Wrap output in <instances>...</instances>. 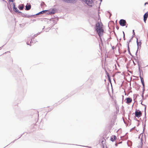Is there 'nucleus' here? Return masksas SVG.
Listing matches in <instances>:
<instances>
[{"mask_svg":"<svg viewBox=\"0 0 148 148\" xmlns=\"http://www.w3.org/2000/svg\"><path fill=\"white\" fill-rule=\"evenodd\" d=\"M96 29L99 36L101 39V37L103 35L104 32L103 26L101 22H98L96 24Z\"/></svg>","mask_w":148,"mask_h":148,"instance_id":"1","label":"nucleus"},{"mask_svg":"<svg viewBox=\"0 0 148 148\" xmlns=\"http://www.w3.org/2000/svg\"><path fill=\"white\" fill-rule=\"evenodd\" d=\"M83 1L86 3L89 6L91 7L92 6L93 3L92 0H82Z\"/></svg>","mask_w":148,"mask_h":148,"instance_id":"2","label":"nucleus"},{"mask_svg":"<svg viewBox=\"0 0 148 148\" xmlns=\"http://www.w3.org/2000/svg\"><path fill=\"white\" fill-rule=\"evenodd\" d=\"M119 23L121 26H123L126 25V22L125 20L123 19H121L119 21Z\"/></svg>","mask_w":148,"mask_h":148,"instance_id":"3","label":"nucleus"},{"mask_svg":"<svg viewBox=\"0 0 148 148\" xmlns=\"http://www.w3.org/2000/svg\"><path fill=\"white\" fill-rule=\"evenodd\" d=\"M142 115V114L141 112V111H136L135 112V116L138 117H139L141 116Z\"/></svg>","mask_w":148,"mask_h":148,"instance_id":"4","label":"nucleus"},{"mask_svg":"<svg viewBox=\"0 0 148 148\" xmlns=\"http://www.w3.org/2000/svg\"><path fill=\"white\" fill-rule=\"evenodd\" d=\"M148 17V12L145 13L144 15V21L145 23H146V21Z\"/></svg>","mask_w":148,"mask_h":148,"instance_id":"5","label":"nucleus"},{"mask_svg":"<svg viewBox=\"0 0 148 148\" xmlns=\"http://www.w3.org/2000/svg\"><path fill=\"white\" fill-rule=\"evenodd\" d=\"M126 99V103L128 104L131 103L132 101V98H127Z\"/></svg>","mask_w":148,"mask_h":148,"instance_id":"6","label":"nucleus"},{"mask_svg":"<svg viewBox=\"0 0 148 148\" xmlns=\"http://www.w3.org/2000/svg\"><path fill=\"white\" fill-rule=\"evenodd\" d=\"M116 137L115 135H114L113 136V138L111 137L110 138V140L111 141H112V142H114V141H115L116 140Z\"/></svg>","mask_w":148,"mask_h":148,"instance_id":"7","label":"nucleus"},{"mask_svg":"<svg viewBox=\"0 0 148 148\" xmlns=\"http://www.w3.org/2000/svg\"><path fill=\"white\" fill-rule=\"evenodd\" d=\"M13 7L14 9V11L16 12H18L19 13H20L21 12L19 11L18 10V9L16 8L15 7V5H13Z\"/></svg>","mask_w":148,"mask_h":148,"instance_id":"8","label":"nucleus"},{"mask_svg":"<svg viewBox=\"0 0 148 148\" xmlns=\"http://www.w3.org/2000/svg\"><path fill=\"white\" fill-rule=\"evenodd\" d=\"M25 8L26 10H29L31 8V5H27L25 6Z\"/></svg>","mask_w":148,"mask_h":148,"instance_id":"9","label":"nucleus"},{"mask_svg":"<svg viewBox=\"0 0 148 148\" xmlns=\"http://www.w3.org/2000/svg\"><path fill=\"white\" fill-rule=\"evenodd\" d=\"M106 140V139L104 138H103V140L101 141V144L103 147H104V145L105 144Z\"/></svg>","mask_w":148,"mask_h":148,"instance_id":"10","label":"nucleus"},{"mask_svg":"<svg viewBox=\"0 0 148 148\" xmlns=\"http://www.w3.org/2000/svg\"><path fill=\"white\" fill-rule=\"evenodd\" d=\"M140 79H141V82L142 84L143 85V86L144 87L145 84H144L143 79L142 77H140Z\"/></svg>","mask_w":148,"mask_h":148,"instance_id":"11","label":"nucleus"},{"mask_svg":"<svg viewBox=\"0 0 148 148\" xmlns=\"http://www.w3.org/2000/svg\"><path fill=\"white\" fill-rule=\"evenodd\" d=\"M23 8H24V7H23V5H22L21 6L20 5V6H19V8L20 10H23Z\"/></svg>","mask_w":148,"mask_h":148,"instance_id":"12","label":"nucleus"},{"mask_svg":"<svg viewBox=\"0 0 148 148\" xmlns=\"http://www.w3.org/2000/svg\"><path fill=\"white\" fill-rule=\"evenodd\" d=\"M106 75H107L108 76V79L110 81V77L109 76V73H106Z\"/></svg>","mask_w":148,"mask_h":148,"instance_id":"13","label":"nucleus"},{"mask_svg":"<svg viewBox=\"0 0 148 148\" xmlns=\"http://www.w3.org/2000/svg\"><path fill=\"white\" fill-rule=\"evenodd\" d=\"M142 144L143 143L142 141H141L140 142V148H141Z\"/></svg>","mask_w":148,"mask_h":148,"instance_id":"14","label":"nucleus"},{"mask_svg":"<svg viewBox=\"0 0 148 148\" xmlns=\"http://www.w3.org/2000/svg\"><path fill=\"white\" fill-rule=\"evenodd\" d=\"M46 11H47V10L42 11L40 12V13L41 14H43V13L46 12Z\"/></svg>","mask_w":148,"mask_h":148,"instance_id":"15","label":"nucleus"},{"mask_svg":"<svg viewBox=\"0 0 148 148\" xmlns=\"http://www.w3.org/2000/svg\"><path fill=\"white\" fill-rule=\"evenodd\" d=\"M49 14H54V12H53V11H49Z\"/></svg>","mask_w":148,"mask_h":148,"instance_id":"16","label":"nucleus"},{"mask_svg":"<svg viewBox=\"0 0 148 148\" xmlns=\"http://www.w3.org/2000/svg\"><path fill=\"white\" fill-rule=\"evenodd\" d=\"M9 1L10 2H13L14 1L13 0H9Z\"/></svg>","mask_w":148,"mask_h":148,"instance_id":"17","label":"nucleus"},{"mask_svg":"<svg viewBox=\"0 0 148 148\" xmlns=\"http://www.w3.org/2000/svg\"><path fill=\"white\" fill-rule=\"evenodd\" d=\"M146 4H148V3L146 2V3H145V5H146Z\"/></svg>","mask_w":148,"mask_h":148,"instance_id":"18","label":"nucleus"},{"mask_svg":"<svg viewBox=\"0 0 148 148\" xmlns=\"http://www.w3.org/2000/svg\"><path fill=\"white\" fill-rule=\"evenodd\" d=\"M123 34H124V36L125 35H124V32H123Z\"/></svg>","mask_w":148,"mask_h":148,"instance_id":"19","label":"nucleus"},{"mask_svg":"<svg viewBox=\"0 0 148 148\" xmlns=\"http://www.w3.org/2000/svg\"><path fill=\"white\" fill-rule=\"evenodd\" d=\"M12 62H13V60H12Z\"/></svg>","mask_w":148,"mask_h":148,"instance_id":"20","label":"nucleus"}]
</instances>
